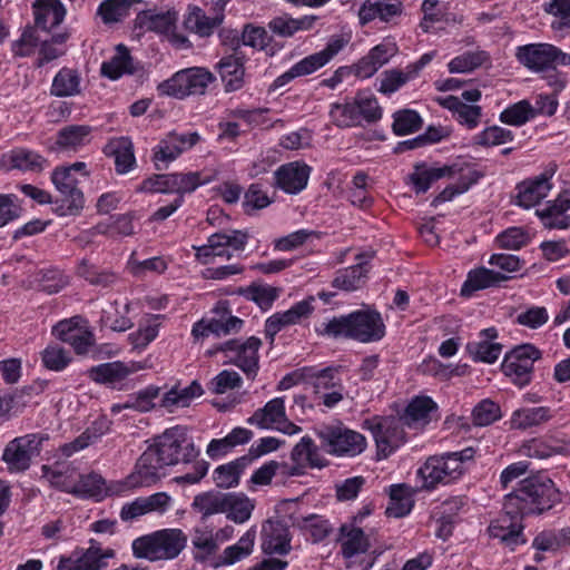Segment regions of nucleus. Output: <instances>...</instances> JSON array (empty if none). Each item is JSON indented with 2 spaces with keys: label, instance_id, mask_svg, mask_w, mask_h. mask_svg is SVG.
I'll return each mask as SVG.
<instances>
[{
  "label": "nucleus",
  "instance_id": "nucleus-1",
  "mask_svg": "<svg viewBox=\"0 0 570 570\" xmlns=\"http://www.w3.org/2000/svg\"><path fill=\"white\" fill-rule=\"evenodd\" d=\"M199 451L188 436V429L176 425L166 429L153 439V443L140 455L136 472L130 476L132 487H149L165 475V468L196 460Z\"/></svg>",
  "mask_w": 570,
  "mask_h": 570
},
{
  "label": "nucleus",
  "instance_id": "nucleus-2",
  "mask_svg": "<svg viewBox=\"0 0 570 570\" xmlns=\"http://www.w3.org/2000/svg\"><path fill=\"white\" fill-rule=\"evenodd\" d=\"M561 502V493L546 474L523 479L518 489L504 498L503 510L514 518L542 514Z\"/></svg>",
  "mask_w": 570,
  "mask_h": 570
},
{
  "label": "nucleus",
  "instance_id": "nucleus-3",
  "mask_svg": "<svg viewBox=\"0 0 570 570\" xmlns=\"http://www.w3.org/2000/svg\"><path fill=\"white\" fill-rule=\"evenodd\" d=\"M337 542L347 568L360 567L362 570H370L384 551L383 548L375 546L374 529L365 531L354 523L341 525Z\"/></svg>",
  "mask_w": 570,
  "mask_h": 570
},
{
  "label": "nucleus",
  "instance_id": "nucleus-4",
  "mask_svg": "<svg viewBox=\"0 0 570 570\" xmlns=\"http://www.w3.org/2000/svg\"><path fill=\"white\" fill-rule=\"evenodd\" d=\"M324 334L348 337L362 343L375 342L385 334V325L377 312L357 311L334 317L324 324Z\"/></svg>",
  "mask_w": 570,
  "mask_h": 570
},
{
  "label": "nucleus",
  "instance_id": "nucleus-5",
  "mask_svg": "<svg viewBox=\"0 0 570 570\" xmlns=\"http://www.w3.org/2000/svg\"><path fill=\"white\" fill-rule=\"evenodd\" d=\"M187 537L179 529H167L140 537L132 542L136 558L149 561L176 558L185 548Z\"/></svg>",
  "mask_w": 570,
  "mask_h": 570
},
{
  "label": "nucleus",
  "instance_id": "nucleus-6",
  "mask_svg": "<svg viewBox=\"0 0 570 570\" xmlns=\"http://www.w3.org/2000/svg\"><path fill=\"white\" fill-rule=\"evenodd\" d=\"M474 450L472 448L464 449L460 452H450L441 456H431L424 465L419 469L417 473L423 480L425 489H433L439 483H450L463 473V463L472 460Z\"/></svg>",
  "mask_w": 570,
  "mask_h": 570
},
{
  "label": "nucleus",
  "instance_id": "nucleus-7",
  "mask_svg": "<svg viewBox=\"0 0 570 570\" xmlns=\"http://www.w3.org/2000/svg\"><path fill=\"white\" fill-rule=\"evenodd\" d=\"M315 434L320 439L322 448L335 456L354 458L366 449L365 436L346 428L340 421L320 425L315 429Z\"/></svg>",
  "mask_w": 570,
  "mask_h": 570
},
{
  "label": "nucleus",
  "instance_id": "nucleus-8",
  "mask_svg": "<svg viewBox=\"0 0 570 570\" xmlns=\"http://www.w3.org/2000/svg\"><path fill=\"white\" fill-rule=\"evenodd\" d=\"M215 76L205 68H189L176 72L170 79L159 83L158 91L165 96L184 98L191 95H204Z\"/></svg>",
  "mask_w": 570,
  "mask_h": 570
},
{
  "label": "nucleus",
  "instance_id": "nucleus-9",
  "mask_svg": "<svg viewBox=\"0 0 570 570\" xmlns=\"http://www.w3.org/2000/svg\"><path fill=\"white\" fill-rule=\"evenodd\" d=\"M518 61L534 72L554 69L557 65L570 66V55L550 43H530L517 48Z\"/></svg>",
  "mask_w": 570,
  "mask_h": 570
},
{
  "label": "nucleus",
  "instance_id": "nucleus-10",
  "mask_svg": "<svg viewBox=\"0 0 570 570\" xmlns=\"http://www.w3.org/2000/svg\"><path fill=\"white\" fill-rule=\"evenodd\" d=\"M262 341L256 336H250L245 341L229 340L220 344L216 351L225 354L227 363L240 368L247 379L254 380L259 370L258 351Z\"/></svg>",
  "mask_w": 570,
  "mask_h": 570
},
{
  "label": "nucleus",
  "instance_id": "nucleus-11",
  "mask_svg": "<svg viewBox=\"0 0 570 570\" xmlns=\"http://www.w3.org/2000/svg\"><path fill=\"white\" fill-rule=\"evenodd\" d=\"M249 239L246 230L233 229L228 233H215L207 239V244L194 247L196 258L202 264H210L215 257L230 259L233 252L244 250Z\"/></svg>",
  "mask_w": 570,
  "mask_h": 570
},
{
  "label": "nucleus",
  "instance_id": "nucleus-12",
  "mask_svg": "<svg viewBox=\"0 0 570 570\" xmlns=\"http://www.w3.org/2000/svg\"><path fill=\"white\" fill-rule=\"evenodd\" d=\"M365 425L374 436L379 459H386L405 442V424L400 417H374L365 421Z\"/></svg>",
  "mask_w": 570,
  "mask_h": 570
},
{
  "label": "nucleus",
  "instance_id": "nucleus-13",
  "mask_svg": "<svg viewBox=\"0 0 570 570\" xmlns=\"http://www.w3.org/2000/svg\"><path fill=\"white\" fill-rule=\"evenodd\" d=\"M541 352L532 344H522L504 356L501 370L519 387L528 385L532 377L533 364Z\"/></svg>",
  "mask_w": 570,
  "mask_h": 570
},
{
  "label": "nucleus",
  "instance_id": "nucleus-14",
  "mask_svg": "<svg viewBox=\"0 0 570 570\" xmlns=\"http://www.w3.org/2000/svg\"><path fill=\"white\" fill-rule=\"evenodd\" d=\"M347 42L348 40L343 37L331 38L323 50L309 55L295 63L288 71L277 77L273 86L275 88L283 87L297 77L306 76L316 71L337 55L347 45Z\"/></svg>",
  "mask_w": 570,
  "mask_h": 570
},
{
  "label": "nucleus",
  "instance_id": "nucleus-15",
  "mask_svg": "<svg viewBox=\"0 0 570 570\" xmlns=\"http://www.w3.org/2000/svg\"><path fill=\"white\" fill-rule=\"evenodd\" d=\"M51 181L61 195L56 212L60 216H76L85 205L82 191L78 188V180L69 169L57 167L51 174Z\"/></svg>",
  "mask_w": 570,
  "mask_h": 570
},
{
  "label": "nucleus",
  "instance_id": "nucleus-16",
  "mask_svg": "<svg viewBox=\"0 0 570 570\" xmlns=\"http://www.w3.org/2000/svg\"><path fill=\"white\" fill-rule=\"evenodd\" d=\"M47 439L39 434H28L9 442L2 453V460L8 464V470L10 472L28 470L31 458L39 453L42 441Z\"/></svg>",
  "mask_w": 570,
  "mask_h": 570
},
{
  "label": "nucleus",
  "instance_id": "nucleus-17",
  "mask_svg": "<svg viewBox=\"0 0 570 570\" xmlns=\"http://www.w3.org/2000/svg\"><path fill=\"white\" fill-rule=\"evenodd\" d=\"M247 423L259 429H275L288 435L296 434L302 430L298 425L287 420L282 397L273 399L264 407L256 410L247 420Z\"/></svg>",
  "mask_w": 570,
  "mask_h": 570
},
{
  "label": "nucleus",
  "instance_id": "nucleus-18",
  "mask_svg": "<svg viewBox=\"0 0 570 570\" xmlns=\"http://www.w3.org/2000/svg\"><path fill=\"white\" fill-rule=\"evenodd\" d=\"M200 141L198 132L178 134L177 131L168 132L154 149L153 160L157 170L164 168L159 163H170L177 159L184 151L190 149Z\"/></svg>",
  "mask_w": 570,
  "mask_h": 570
},
{
  "label": "nucleus",
  "instance_id": "nucleus-19",
  "mask_svg": "<svg viewBox=\"0 0 570 570\" xmlns=\"http://www.w3.org/2000/svg\"><path fill=\"white\" fill-rule=\"evenodd\" d=\"M311 170V167L302 161L284 164L274 174L276 186L286 194L296 195L307 186Z\"/></svg>",
  "mask_w": 570,
  "mask_h": 570
},
{
  "label": "nucleus",
  "instance_id": "nucleus-20",
  "mask_svg": "<svg viewBox=\"0 0 570 570\" xmlns=\"http://www.w3.org/2000/svg\"><path fill=\"white\" fill-rule=\"evenodd\" d=\"M142 368L144 366L140 363L131 362L129 364H125L116 361L90 367L88 370V376L96 383L117 387L130 374Z\"/></svg>",
  "mask_w": 570,
  "mask_h": 570
},
{
  "label": "nucleus",
  "instance_id": "nucleus-21",
  "mask_svg": "<svg viewBox=\"0 0 570 570\" xmlns=\"http://www.w3.org/2000/svg\"><path fill=\"white\" fill-rule=\"evenodd\" d=\"M288 527L281 521H267L262 529V551L265 554H288L292 550Z\"/></svg>",
  "mask_w": 570,
  "mask_h": 570
},
{
  "label": "nucleus",
  "instance_id": "nucleus-22",
  "mask_svg": "<svg viewBox=\"0 0 570 570\" xmlns=\"http://www.w3.org/2000/svg\"><path fill=\"white\" fill-rule=\"evenodd\" d=\"M313 297L301 301L283 313H275L266 320L265 335L271 343L275 335L284 327L297 324L302 318L307 317L312 311Z\"/></svg>",
  "mask_w": 570,
  "mask_h": 570
},
{
  "label": "nucleus",
  "instance_id": "nucleus-23",
  "mask_svg": "<svg viewBox=\"0 0 570 570\" xmlns=\"http://www.w3.org/2000/svg\"><path fill=\"white\" fill-rule=\"evenodd\" d=\"M115 557L112 549L102 550L96 540H90V547L76 561L61 560L59 570H101L107 567V560Z\"/></svg>",
  "mask_w": 570,
  "mask_h": 570
},
{
  "label": "nucleus",
  "instance_id": "nucleus-24",
  "mask_svg": "<svg viewBox=\"0 0 570 570\" xmlns=\"http://www.w3.org/2000/svg\"><path fill=\"white\" fill-rule=\"evenodd\" d=\"M552 175L553 173H543L533 179L519 184L517 187L518 205L524 208H531L546 198L552 188L550 181Z\"/></svg>",
  "mask_w": 570,
  "mask_h": 570
},
{
  "label": "nucleus",
  "instance_id": "nucleus-25",
  "mask_svg": "<svg viewBox=\"0 0 570 570\" xmlns=\"http://www.w3.org/2000/svg\"><path fill=\"white\" fill-rule=\"evenodd\" d=\"M245 56L234 50L232 55L223 57L217 63L220 78L227 92L236 91L244 86Z\"/></svg>",
  "mask_w": 570,
  "mask_h": 570
},
{
  "label": "nucleus",
  "instance_id": "nucleus-26",
  "mask_svg": "<svg viewBox=\"0 0 570 570\" xmlns=\"http://www.w3.org/2000/svg\"><path fill=\"white\" fill-rule=\"evenodd\" d=\"M570 209V191L566 190L542 209H537L535 215L541 219L546 228L564 229L569 227L570 218L564 213Z\"/></svg>",
  "mask_w": 570,
  "mask_h": 570
},
{
  "label": "nucleus",
  "instance_id": "nucleus-27",
  "mask_svg": "<svg viewBox=\"0 0 570 570\" xmlns=\"http://www.w3.org/2000/svg\"><path fill=\"white\" fill-rule=\"evenodd\" d=\"M105 154L114 157L116 173L125 175L136 166L132 141L128 137L111 139L105 147Z\"/></svg>",
  "mask_w": 570,
  "mask_h": 570
},
{
  "label": "nucleus",
  "instance_id": "nucleus-28",
  "mask_svg": "<svg viewBox=\"0 0 570 570\" xmlns=\"http://www.w3.org/2000/svg\"><path fill=\"white\" fill-rule=\"evenodd\" d=\"M35 27L43 31L60 24L66 16V10L59 0H37L33 4Z\"/></svg>",
  "mask_w": 570,
  "mask_h": 570
},
{
  "label": "nucleus",
  "instance_id": "nucleus-29",
  "mask_svg": "<svg viewBox=\"0 0 570 570\" xmlns=\"http://www.w3.org/2000/svg\"><path fill=\"white\" fill-rule=\"evenodd\" d=\"M456 165L443 167H428L426 165H416L414 171L410 175V180L417 194L425 193L433 181L442 177H452L461 173Z\"/></svg>",
  "mask_w": 570,
  "mask_h": 570
},
{
  "label": "nucleus",
  "instance_id": "nucleus-30",
  "mask_svg": "<svg viewBox=\"0 0 570 570\" xmlns=\"http://www.w3.org/2000/svg\"><path fill=\"white\" fill-rule=\"evenodd\" d=\"M224 13L216 11L208 17L199 7H190L184 20L185 28L199 37H209L223 23Z\"/></svg>",
  "mask_w": 570,
  "mask_h": 570
},
{
  "label": "nucleus",
  "instance_id": "nucleus-31",
  "mask_svg": "<svg viewBox=\"0 0 570 570\" xmlns=\"http://www.w3.org/2000/svg\"><path fill=\"white\" fill-rule=\"evenodd\" d=\"M317 16H304L298 19L292 18L289 14H282L273 18L268 22L269 30L283 38L293 37L298 31H307L311 30L316 20Z\"/></svg>",
  "mask_w": 570,
  "mask_h": 570
},
{
  "label": "nucleus",
  "instance_id": "nucleus-32",
  "mask_svg": "<svg viewBox=\"0 0 570 570\" xmlns=\"http://www.w3.org/2000/svg\"><path fill=\"white\" fill-rule=\"evenodd\" d=\"M248 465H250L249 459L244 455L222 464L213 471V481L220 489L235 488L239 484L240 475Z\"/></svg>",
  "mask_w": 570,
  "mask_h": 570
},
{
  "label": "nucleus",
  "instance_id": "nucleus-33",
  "mask_svg": "<svg viewBox=\"0 0 570 570\" xmlns=\"http://www.w3.org/2000/svg\"><path fill=\"white\" fill-rule=\"evenodd\" d=\"M504 515L493 521L489 527V533L492 538H498L508 546H514L520 542L522 532V518H514L504 511Z\"/></svg>",
  "mask_w": 570,
  "mask_h": 570
},
{
  "label": "nucleus",
  "instance_id": "nucleus-34",
  "mask_svg": "<svg viewBox=\"0 0 570 570\" xmlns=\"http://www.w3.org/2000/svg\"><path fill=\"white\" fill-rule=\"evenodd\" d=\"M507 279L505 275L492 269L485 267L476 268L468 274V278L461 288V295L469 297L476 291L495 286Z\"/></svg>",
  "mask_w": 570,
  "mask_h": 570
},
{
  "label": "nucleus",
  "instance_id": "nucleus-35",
  "mask_svg": "<svg viewBox=\"0 0 570 570\" xmlns=\"http://www.w3.org/2000/svg\"><path fill=\"white\" fill-rule=\"evenodd\" d=\"M136 71L137 68L128 48L121 43L116 47L115 56L101 65L102 76L112 80L120 78L125 73L132 75Z\"/></svg>",
  "mask_w": 570,
  "mask_h": 570
},
{
  "label": "nucleus",
  "instance_id": "nucleus-36",
  "mask_svg": "<svg viewBox=\"0 0 570 570\" xmlns=\"http://www.w3.org/2000/svg\"><path fill=\"white\" fill-rule=\"evenodd\" d=\"M438 102L442 107L451 110L460 124L466 125L469 128H474L478 126L481 117L480 106L466 105L455 96L438 98Z\"/></svg>",
  "mask_w": 570,
  "mask_h": 570
},
{
  "label": "nucleus",
  "instance_id": "nucleus-37",
  "mask_svg": "<svg viewBox=\"0 0 570 570\" xmlns=\"http://www.w3.org/2000/svg\"><path fill=\"white\" fill-rule=\"evenodd\" d=\"M367 273L366 263L358 262L354 266L340 269L332 281V286L346 292L356 291L365 283Z\"/></svg>",
  "mask_w": 570,
  "mask_h": 570
},
{
  "label": "nucleus",
  "instance_id": "nucleus-38",
  "mask_svg": "<svg viewBox=\"0 0 570 570\" xmlns=\"http://www.w3.org/2000/svg\"><path fill=\"white\" fill-rule=\"evenodd\" d=\"M293 462H299L304 468L322 469L326 466L327 461L320 454L317 445L309 436H303L291 452Z\"/></svg>",
  "mask_w": 570,
  "mask_h": 570
},
{
  "label": "nucleus",
  "instance_id": "nucleus-39",
  "mask_svg": "<svg viewBox=\"0 0 570 570\" xmlns=\"http://www.w3.org/2000/svg\"><path fill=\"white\" fill-rule=\"evenodd\" d=\"M227 493L204 492L194 498L193 508L202 513V519L226 512Z\"/></svg>",
  "mask_w": 570,
  "mask_h": 570
},
{
  "label": "nucleus",
  "instance_id": "nucleus-40",
  "mask_svg": "<svg viewBox=\"0 0 570 570\" xmlns=\"http://www.w3.org/2000/svg\"><path fill=\"white\" fill-rule=\"evenodd\" d=\"M340 367L328 366L320 371L312 367H305L306 381H308L315 393H321L326 390L340 389L343 390L341 380L337 377Z\"/></svg>",
  "mask_w": 570,
  "mask_h": 570
},
{
  "label": "nucleus",
  "instance_id": "nucleus-41",
  "mask_svg": "<svg viewBox=\"0 0 570 570\" xmlns=\"http://www.w3.org/2000/svg\"><path fill=\"white\" fill-rule=\"evenodd\" d=\"M550 419L551 413L549 407H529L514 411L510 423L512 429L527 430L540 425Z\"/></svg>",
  "mask_w": 570,
  "mask_h": 570
},
{
  "label": "nucleus",
  "instance_id": "nucleus-42",
  "mask_svg": "<svg viewBox=\"0 0 570 570\" xmlns=\"http://www.w3.org/2000/svg\"><path fill=\"white\" fill-rule=\"evenodd\" d=\"M80 76L77 70L62 68L53 78L51 94L56 97H70L80 94Z\"/></svg>",
  "mask_w": 570,
  "mask_h": 570
},
{
  "label": "nucleus",
  "instance_id": "nucleus-43",
  "mask_svg": "<svg viewBox=\"0 0 570 570\" xmlns=\"http://www.w3.org/2000/svg\"><path fill=\"white\" fill-rule=\"evenodd\" d=\"M203 393L204 390L198 381H193L184 389L173 387L168 391L161 400V406L167 409L175 405L186 407L189 406L193 399L199 397Z\"/></svg>",
  "mask_w": 570,
  "mask_h": 570
},
{
  "label": "nucleus",
  "instance_id": "nucleus-44",
  "mask_svg": "<svg viewBox=\"0 0 570 570\" xmlns=\"http://www.w3.org/2000/svg\"><path fill=\"white\" fill-rule=\"evenodd\" d=\"M435 409V403L428 396L415 397L399 416L406 426L426 423L429 414Z\"/></svg>",
  "mask_w": 570,
  "mask_h": 570
},
{
  "label": "nucleus",
  "instance_id": "nucleus-45",
  "mask_svg": "<svg viewBox=\"0 0 570 570\" xmlns=\"http://www.w3.org/2000/svg\"><path fill=\"white\" fill-rule=\"evenodd\" d=\"M256 533L246 531L234 546L227 547L222 556V564L230 566L248 557L254 549Z\"/></svg>",
  "mask_w": 570,
  "mask_h": 570
},
{
  "label": "nucleus",
  "instance_id": "nucleus-46",
  "mask_svg": "<svg viewBox=\"0 0 570 570\" xmlns=\"http://www.w3.org/2000/svg\"><path fill=\"white\" fill-rule=\"evenodd\" d=\"M254 502L244 494L227 493V519L235 523L246 522L254 510Z\"/></svg>",
  "mask_w": 570,
  "mask_h": 570
},
{
  "label": "nucleus",
  "instance_id": "nucleus-47",
  "mask_svg": "<svg viewBox=\"0 0 570 570\" xmlns=\"http://www.w3.org/2000/svg\"><path fill=\"white\" fill-rule=\"evenodd\" d=\"M78 275L91 285L104 288L112 286L118 281V275L112 271H99L87 259H82L78 266Z\"/></svg>",
  "mask_w": 570,
  "mask_h": 570
},
{
  "label": "nucleus",
  "instance_id": "nucleus-48",
  "mask_svg": "<svg viewBox=\"0 0 570 570\" xmlns=\"http://www.w3.org/2000/svg\"><path fill=\"white\" fill-rule=\"evenodd\" d=\"M90 131L91 128L86 125L68 126L58 132L56 146L60 149H76L83 144Z\"/></svg>",
  "mask_w": 570,
  "mask_h": 570
},
{
  "label": "nucleus",
  "instance_id": "nucleus-49",
  "mask_svg": "<svg viewBox=\"0 0 570 570\" xmlns=\"http://www.w3.org/2000/svg\"><path fill=\"white\" fill-rule=\"evenodd\" d=\"M177 20L176 12H161V13H153L145 12L139 16V21L142 27L147 30L159 32V33H168L175 27Z\"/></svg>",
  "mask_w": 570,
  "mask_h": 570
},
{
  "label": "nucleus",
  "instance_id": "nucleus-50",
  "mask_svg": "<svg viewBox=\"0 0 570 570\" xmlns=\"http://www.w3.org/2000/svg\"><path fill=\"white\" fill-rule=\"evenodd\" d=\"M390 504L386 508V514L393 518H402L410 513L413 502L401 484L392 485L390 492Z\"/></svg>",
  "mask_w": 570,
  "mask_h": 570
},
{
  "label": "nucleus",
  "instance_id": "nucleus-51",
  "mask_svg": "<svg viewBox=\"0 0 570 570\" xmlns=\"http://www.w3.org/2000/svg\"><path fill=\"white\" fill-rule=\"evenodd\" d=\"M31 391V387L26 386L2 397V419H10L21 413L30 401Z\"/></svg>",
  "mask_w": 570,
  "mask_h": 570
},
{
  "label": "nucleus",
  "instance_id": "nucleus-52",
  "mask_svg": "<svg viewBox=\"0 0 570 570\" xmlns=\"http://www.w3.org/2000/svg\"><path fill=\"white\" fill-rule=\"evenodd\" d=\"M466 350L474 361L494 363L501 352L502 345L495 342H489L487 340H480L476 342H470L466 345Z\"/></svg>",
  "mask_w": 570,
  "mask_h": 570
},
{
  "label": "nucleus",
  "instance_id": "nucleus-53",
  "mask_svg": "<svg viewBox=\"0 0 570 570\" xmlns=\"http://www.w3.org/2000/svg\"><path fill=\"white\" fill-rule=\"evenodd\" d=\"M105 481L97 473L80 474L78 472L75 495L81 498H94L102 495Z\"/></svg>",
  "mask_w": 570,
  "mask_h": 570
},
{
  "label": "nucleus",
  "instance_id": "nucleus-54",
  "mask_svg": "<svg viewBox=\"0 0 570 570\" xmlns=\"http://www.w3.org/2000/svg\"><path fill=\"white\" fill-rule=\"evenodd\" d=\"M140 0H106L98 8V14L105 23L118 22L128 9Z\"/></svg>",
  "mask_w": 570,
  "mask_h": 570
},
{
  "label": "nucleus",
  "instance_id": "nucleus-55",
  "mask_svg": "<svg viewBox=\"0 0 570 570\" xmlns=\"http://www.w3.org/2000/svg\"><path fill=\"white\" fill-rule=\"evenodd\" d=\"M267 31L263 27H255L250 23L245 24L242 32V37L236 38L232 42L234 50H238L240 45L262 50L267 46Z\"/></svg>",
  "mask_w": 570,
  "mask_h": 570
},
{
  "label": "nucleus",
  "instance_id": "nucleus-56",
  "mask_svg": "<svg viewBox=\"0 0 570 570\" xmlns=\"http://www.w3.org/2000/svg\"><path fill=\"white\" fill-rule=\"evenodd\" d=\"M10 161L11 168L32 171H41L47 164V159L41 155L26 149L12 151Z\"/></svg>",
  "mask_w": 570,
  "mask_h": 570
},
{
  "label": "nucleus",
  "instance_id": "nucleus-57",
  "mask_svg": "<svg viewBox=\"0 0 570 570\" xmlns=\"http://www.w3.org/2000/svg\"><path fill=\"white\" fill-rule=\"evenodd\" d=\"M43 469L46 470V478L51 487L75 495L78 475V471L75 468H67L63 471L47 470L46 466H43Z\"/></svg>",
  "mask_w": 570,
  "mask_h": 570
},
{
  "label": "nucleus",
  "instance_id": "nucleus-58",
  "mask_svg": "<svg viewBox=\"0 0 570 570\" xmlns=\"http://www.w3.org/2000/svg\"><path fill=\"white\" fill-rule=\"evenodd\" d=\"M533 116L531 105L527 100H521L504 109L500 115V120L508 125L522 126Z\"/></svg>",
  "mask_w": 570,
  "mask_h": 570
},
{
  "label": "nucleus",
  "instance_id": "nucleus-59",
  "mask_svg": "<svg viewBox=\"0 0 570 570\" xmlns=\"http://www.w3.org/2000/svg\"><path fill=\"white\" fill-rule=\"evenodd\" d=\"M481 175L475 170H469L460 177V180L444 188L433 200V203L449 202L454 196L465 193L473 184L480 179Z\"/></svg>",
  "mask_w": 570,
  "mask_h": 570
},
{
  "label": "nucleus",
  "instance_id": "nucleus-60",
  "mask_svg": "<svg viewBox=\"0 0 570 570\" xmlns=\"http://www.w3.org/2000/svg\"><path fill=\"white\" fill-rule=\"evenodd\" d=\"M421 125L422 119L416 111L404 109L394 114L392 127L397 136H404L420 129Z\"/></svg>",
  "mask_w": 570,
  "mask_h": 570
},
{
  "label": "nucleus",
  "instance_id": "nucleus-61",
  "mask_svg": "<svg viewBox=\"0 0 570 570\" xmlns=\"http://www.w3.org/2000/svg\"><path fill=\"white\" fill-rule=\"evenodd\" d=\"M174 174H155L146 179L137 187L138 193H174Z\"/></svg>",
  "mask_w": 570,
  "mask_h": 570
},
{
  "label": "nucleus",
  "instance_id": "nucleus-62",
  "mask_svg": "<svg viewBox=\"0 0 570 570\" xmlns=\"http://www.w3.org/2000/svg\"><path fill=\"white\" fill-rule=\"evenodd\" d=\"M330 116L333 122L338 127H351L360 124L355 101L343 105L333 104L330 110Z\"/></svg>",
  "mask_w": 570,
  "mask_h": 570
},
{
  "label": "nucleus",
  "instance_id": "nucleus-63",
  "mask_svg": "<svg viewBox=\"0 0 570 570\" xmlns=\"http://www.w3.org/2000/svg\"><path fill=\"white\" fill-rule=\"evenodd\" d=\"M281 289L271 285L252 284L247 289V297L254 301L262 309L272 307L274 301L278 297Z\"/></svg>",
  "mask_w": 570,
  "mask_h": 570
},
{
  "label": "nucleus",
  "instance_id": "nucleus-64",
  "mask_svg": "<svg viewBox=\"0 0 570 570\" xmlns=\"http://www.w3.org/2000/svg\"><path fill=\"white\" fill-rule=\"evenodd\" d=\"M544 10L556 18L551 23L553 30L570 28V0H551Z\"/></svg>",
  "mask_w": 570,
  "mask_h": 570
}]
</instances>
